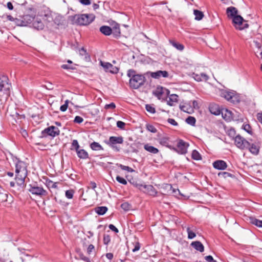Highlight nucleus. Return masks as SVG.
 Segmentation results:
<instances>
[{
  "mask_svg": "<svg viewBox=\"0 0 262 262\" xmlns=\"http://www.w3.org/2000/svg\"><path fill=\"white\" fill-rule=\"evenodd\" d=\"M54 21L55 24L59 25L63 23V19L62 16L60 15H56L54 17H53Z\"/></svg>",
  "mask_w": 262,
  "mask_h": 262,
  "instance_id": "40",
  "label": "nucleus"
},
{
  "mask_svg": "<svg viewBox=\"0 0 262 262\" xmlns=\"http://www.w3.org/2000/svg\"><path fill=\"white\" fill-rule=\"evenodd\" d=\"M247 149L252 154L254 155H258L259 151V146L258 144L256 143H250L249 142V145Z\"/></svg>",
  "mask_w": 262,
  "mask_h": 262,
  "instance_id": "17",
  "label": "nucleus"
},
{
  "mask_svg": "<svg viewBox=\"0 0 262 262\" xmlns=\"http://www.w3.org/2000/svg\"><path fill=\"white\" fill-rule=\"evenodd\" d=\"M209 111L211 114L215 115H219L221 113L219 106L216 104L210 105L209 106Z\"/></svg>",
  "mask_w": 262,
  "mask_h": 262,
  "instance_id": "23",
  "label": "nucleus"
},
{
  "mask_svg": "<svg viewBox=\"0 0 262 262\" xmlns=\"http://www.w3.org/2000/svg\"><path fill=\"white\" fill-rule=\"evenodd\" d=\"M193 14L195 16V19L197 20H201L204 17L203 13L198 10H194Z\"/></svg>",
  "mask_w": 262,
  "mask_h": 262,
  "instance_id": "35",
  "label": "nucleus"
},
{
  "mask_svg": "<svg viewBox=\"0 0 262 262\" xmlns=\"http://www.w3.org/2000/svg\"><path fill=\"white\" fill-rule=\"evenodd\" d=\"M60 130L58 127L53 125L50 126V136L54 137L59 135Z\"/></svg>",
  "mask_w": 262,
  "mask_h": 262,
  "instance_id": "32",
  "label": "nucleus"
},
{
  "mask_svg": "<svg viewBox=\"0 0 262 262\" xmlns=\"http://www.w3.org/2000/svg\"><path fill=\"white\" fill-rule=\"evenodd\" d=\"M79 2L83 5H89L91 2L90 0H79Z\"/></svg>",
  "mask_w": 262,
  "mask_h": 262,
  "instance_id": "61",
  "label": "nucleus"
},
{
  "mask_svg": "<svg viewBox=\"0 0 262 262\" xmlns=\"http://www.w3.org/2000/svg\"><path fill=\"white\" fill-rule=\"evenodd\" d=\"M144 148L148 151L153 154H156L159 152V150L158 148L149 145V144H146L144 146Z\"/></svg>",
  "mask_w": 262,
  "mask_h": 262,
  "instance_id": "25",
  "label": "nucleus"
},
{
  "mask_svg": "<svg viewBox=\"0 0 262 262\" xmlns=\"http://www.w3.org/2000/svg\"><path fill=\"white\" fill-rule=\"evenodd\" d=\"M191 246L197 251L202 252L204 250V247L201 242L199 241L193 242L191 244Z\"/></svg>",
  "mask_w": 262,
  "mask_h": 262,
  "instance_id": "22",
  "label": "nucleus"
},
{
  "mask_svg": "<svg viewBox=\"0 0 262 262\" xmlns=\"http://www.w3.org/2000/svg\"><path fill=\"white\" fill-rule=\"evenodd\" d=\"M8 193L5 190L1 193H0V201L2 202L7 201Z\"/></svg>",
  "mask_w": 262,
  "mask_h": 262,
  "instance_id": "39",
  "label": "nucleus"
},
{
  "mask_svg": "<svg viewBox=\"0 0 262 262\" xmlns=\"http://www.w3.org/2000/svg\"><path fill=\"white\" fill-rule=\"evenodd\" d=\"M100 63L106 72L117 74L119 72V69L110 62L100 61Z\"/></svg>",
  "mask_w": 262,
  "mask_h": 262,
  "instance_id": "10",
  "label": "nucleus"
},
{
  "mask_svg": "<svg viewBox=\"0 0 262 262\" xmlns=\"http://www.w3.org/2000/svg\"><path fill=\"white\" fill-rule=\"evenodd\" d=\"M36 145L38 146L37 148L39 150H44L48 149V143L43 144L42 142L36 143Z\"/></svg>",
  "mask_w": 262,
  "mask_h": 262,
  "instance_id": "37",
  "label": "nucleus"
},
{
  "mask_svg": "<svg viewBox=\"0 0 262 262\" xmlns=\"http://www.w3.org/2000/svg\"><path fill=\"white\" fill-rule=\"evenodd\" d=\"M146 127V129L151 133H156L157 132V129L156 127L151 124H147Z\"/></svg>",
  "mask_w": 262,
  "mask_h": 262,
  "instance_id": "44",
  "label": "nucleus"
},
{
  "mask_svg": "<svg viewBox=\"0 0 262 262\" xmlns=\"http://www.w3.org/2000/svg\"><path fill=\"white\" fill-rule=\"evenodd\" d=\"M187 232L188 233V238L189 239H193L196 236L195 233L190 230L189 227L187 228Z\"/></svg>",
  "mask_w": 262,
  "mask_h": 262,
  "instance_id": "42",
  "label": "nucleus"
},
{
  "mask_svg": "<svg viewBox=\"0 0 262 262\" xmlns=\"http://www.w3.org/2000/svg\"><path fill=\"white\" fill-rule=\"evenodd\" d=\"M116 107V105L114 102H112L110 104H106L105 106V108L106 109H114Z\"/></svg>",
  "mask_w": 262,
  "mask_h": 262,
  "instance_id": "56",
  "label": "nucleus"
},
{
  "mask_svg": "<svg viewBox=\"0 0 262 262\" xmlns=\"http://www.w3.org/2000/svg\"><path fill=\"white\" fill-rule=\"evenodd\" d=\"M76 152L78 157L80 159H85L89 157L88 153L84 149H79L78 150H76Z\"/></svg>",
  "mask_w": 262,
  "mask_h": 262,
  "instance_id": "29",
  "label": "nucleus"
},
{
  "mask_svg": "<svg viewBox=\"0 0 262 262\" xmlns=\"http://www.w3.org/2000/svg\"><path fill=\"white\" fill-rule=\"evenodd\" d=\"M243 128L249 134H252V132L250 125L248 124H243Z\"/></svg>",
  "mask_w": 262,
  "mask_h": 262,
  "instance_id": "48",
  "label": "nucleus"
},
{
  "mask_svg": "<svg viewBox=\"0 0 262 262\" xmlns=\"http://www.w3.org/2000/svg\"><path fill=\"white\" fill-rule=\"evenodd\" d=\"M140 247H141L140 244L138 242H136L135 247L132 250L133 252H135L139 250Z\"/></svg>",
  "mask_w": 262,
  "mask_h": 262,
  "instance_id": "57",
  "label": "nucleus"
},
{
  "mask_svg": "<svg viewBox=\"0 0 262 262\" xmlns=\"http://www.w3.org/2000/svg\"><path fill=\"white\" fill-rule=\"evenodd\" d=\"M103 243L104 245H107L111 241V237L109 235L104 234L103 235Z\"/></svg>",
  "mask_w": 262,
  "mask_h": 262,
  "instance_id": "49",
  "label": "nucleus"
},
{
  "mask_svg": "<svg viewBox=\"0 0 262 262\" xmlns=\"http://www.w3.org/2000/svg\"><path fill=\"white\" fill-rule=\"evenodd\" d=\"M186 122L187 124L194 126L195 124L196 120L194 117L189 116L186 118Z\"/></svg>",
  "mask_w": 262,
  "mask_h": 262,
  "instance_id": "38",
  "label": "nucleus"
},
{
  "mask_svg": "<svg viewBox=\"0 0 262 262\" xmlns=\"http://www.w3.org/2000/svg\"><path fill=\"white\" fill-rule=\"evenodd\" d=\"M80 258L84 260V261L85 262H91L90 260V259L89 258L87 257L86 256H84V255L83 254H81L80 255Z\"/></svg>",
  "mask_w": 262,
  "mask_h": 262,
  "instance_id": "64",
  "label": "nucleus"
},
{
  "mask_svg": "<svg viewBox=\"0 0 262 262\" xmlns=\"http://www.w3.org/2000/svg\"><path fill=\"white\" fill-rule=\"evenodd\" d=\"M95 16L92 14H78L68 17V20L72 25L83 26H88L95 19Z\"/></svg>",
  "mask_w": 262,
  "mask_h": 262,
  "instance_id": "1",
  "label": "nucleus"
},
{
  "mask_svg": "<svg viewBox=\"0 0 262 262\" xmlns=\"http://www.w3.org/2000/svg\"><path fill=\"white\" fill-rule=\"evenodd\" d=\"M11 116L15 120V122L17 123H20L22 120L25 119V116L24 114H19L17 112H16L15 114L12 115Z\"/></svg>",
  "mask_w": 262,
  "mask_h": 262,
  "instance_id": "27",
  "label": "nucleus"
},
{
  "mask_svg": "<svg viewBox=\"0 0 262 262\" xmlns=\"http://www.w3.org/2000/svg\"><path fill=\"white\" fill-rule=\"evenodd\" d=\"M180 108L181 111L188 114L191 113L193 111L192 107L187 103H185L184 105H180Z\"/></svg>",
  "mask_w": 262,
  "mask_h": 262,
  "instance_id": "28",
  "label": "nucleus"
},
{
  "mask_svg": "<svg viewBox=\"0 0 262 262\" xmlns=\"http://www.w3.org/2000/svg\"><path fill=\"white\" fill-rule=\"evenodd\" d=\"M109 228L112 230L114 231L116 233H118V229L113 224H110L108 226Z\"/></svg>",
  "mask_w": 262,
  "mask_h": 262,
  "instance_id": "60",
  "label": "nucleus"
},
{
  "mask_svg": "<svg viewBox=\"0 0 262 262\" xmlns=\"http://www.w3.org/2000/svg\"><path fill=\"white\" fill-rule=\"evenodd\" d=\"M72 146L75 147L76 151L79 149V145L77 140H74L72 143Z\"/></svg>",
  "mask_w": 262,
  "mask_h": 262,
  "instance_id": "55",
  "label": "nucleus"
},
{
  "mask_svg": "<svg viewBox=\"0 0 262 262\" xmlns=\"http://www.w3.org/2000/svg\"><path fill=\"white\" fill-rule=\"evenodd\" d=\"M90 147L93 150H101L103 149L102 146L96 142L92 143L90 145Z\"/></svg>",
  "mask_w": 262,
  "mask_h": 262,
  "instance_id": "34",
  "label": "nucleus"
},
{
  "mask_svg": "<svg viewBox=\"0 0 262 262\" xmlns=\"http://www.w3.org/2000/svg\"><path fill=\"white\" fill-rule=\"evenodd\" d=\"M8 80L7 76L0 75V97L6 96L7 98L10 95L11 84Z\"/></svg>",
  "mask_w": 262,
  "mask_h": 262,
  "instance_id": "3",
  "label": "nucleus"
},
{
  "mask_svg": "<svg viewBox=\"0 0 262 262\" xmlns=\"http://www.w3.org/2000/svg\"><path fill=\"white\" fill-rule=\"evenodd\" d=\"M15 173L16 175L27 174V166L25 162L18 161L15 164Z\"/></svg>",
  "mask_w": 262,
  "mask_h": 262,
  "instance_id": "9",
  "label": "nucleus"
},
{
  "mask_svg": "<svg viewBox=\"0 0 262 262\" xmlns=\"http://www.w3.org/2000/svg\"><path fill=\"white\" fill-rule=\"evenodd\" d=\"M28 190L33 194L39 196L46 195L48 194L47 191L42 187L38 186L35 184H30Z\"/></svg>",
  "mask_w": 262,
  "mask_h": 262,
  "instance_id": "7",
  "label": "nucleus"
},
{
  "mask_svg": "<svg viewBox=\"0 0 262 262\" xmlns=\"http://www.w3.org/2000/svg\"><path fill=\"white\" fill-rule=\"evenodd\" d=\"M100 31L105 35H110L112 33V29L109 26H102L100 28Z\"/></svg>",
  "mask_w": 262,
  "mask_h": 262,
  "instance_id": "24",
  "label": "nucleus"
},
{
  "mask_svg": "<svg viewBox=\"0 0 262 262\" xmlns=\"http://www.w3.org/2000/svg\"><path fill=\"white\" fill-rule=\"evenodd\" d=\"M205 259L208 262H216L215 260H214L213 257L211 255L206 256L205 257Z\"/></svg>",
  "mask_w": 262,
  "mask_h": 262,
  "instance_id": "58",
  "label": "nucleus"
},
{
  "mask_svg": "<svg viewBox=\"0 0 262 262\" xmlns=\"http://www.w3.org/2000/svg\"><path fill=\"white\" fill-rule=\"evenodd\" d=\"M127 75L130 78L129 83L130 88L137 89L143 85L146 78L144 75L137 74V72L133 69L127 71Z\"/></svg>",
  "mask_w": 262,
  "mask_h": 262,
  "instance_id": "2",
  "label": "nucleus"
},
{
  "mask_svg": "<svg viewBox=\"0 0 262 262\" xmlns=\"http://www.w3.org/2000/svg\"><path fill=\"white\" fill-rule=\"evenodd\" d=\"M107 210V208L105 206L97 207L95 208V211L100 215L104 214Z\"/></svg>",
  "mask_w": 262,
  "mask_h": 262,
  "instance_id": "31",
  "label": "nucleus"
},
{
  "mask_svg": "<svg viewBox=\"0 0 262 262\" xmlns=\"http://www.w3.org/2000/svg\"><path fill=\"white\" fill-rule=\"evenodd\" d=\"M226 13L228 17L232 18L238 15V11L235 7L231 6L227 8Z\"/></svg>",
  "mask_w": 262,
  "mask_h": 262,
  "instance_id": "19",
  "label": "nucleus"
},
{
  "mask_svg": "<svg viewBox=\"0 0 262 262\" xmlns=\"http://www.w3.org/2000/svg\"><path fill=\"white\" fill-rule=\"evenodd\" d=\"M112 29V34L115 37H118L120 36V29L119 27V25L118 24H116L115 26Z\"/></svg>",
  "mask_w": 262,
  "mask_h": 262,
  "instance_id": "33",
  "label": "nucleus"
},
{
  "mask_svg": "<svg viewBox=\"0 0 262 262\" xmlns=\"http://www.w3.org/2000/svg\"><path fill=\"white\" fill-rule=\"evenodd\" d=\"M33 20V17L30 15H26L21 17L19 18H15V23L17 25L20 26H25L28 23L31 22Z\"/></svg>",
  "mask_w": 262,
  "mask_h": 262,
  "instance_id": "13",
  "label": "nucleus"
},
{
  "mask_svg": "<svg viewBox=\"0 0 262 262\" xmlns=\"http://www.w3.org/2000/svg\"><path fill=\"white\" fill-rule=\"evenodd\" d=\"M189 144L183 140H179L177 145L176 150L180 154H185L187 151Z\"/></svg>",
  "mask_w": 262,
  "mask_h": 262,
  "instance_id": "12",
  "label": "nucleus"
},
{
  "mask_svg": "<svg viewBox=\"0 0 262 262\" xmlns=\"http://www.w3.org/2000/svg\"><path fill=\"white\" fill-rule=\"evenodd\" d=\"M192 77L197 81H207L209 79V76L204 73L197 74L193 73Z\"/></svg>",
  "mask_w": 262,
  "mask_h": 262,
  "instance_id": "18",
  "label": "nucleus"
},
{
  "mask_svg": "<svg viewBox=\"0 0 262 262\" xmlns=\"http://www.w3.org/2000/svg\"><path fill=\"white\" fill-rule=\"evenodd\" d=\"M213 166L216 169L224 170L227 168V165L223 160H217L213 163Z\"/></svg>",
  "mask_w": 262,
  "mask_h": 262,
  "instance_id": "16",
  "label": "nucleus"
},
{
  "mask_svg": "<svg viewBox=\"0 0 262 262\" xmlns=\"http://www.w3.org/2000/svg\"><path fill=\"white\" fill-rule=\"evenodd\" d=\"M83 121V119L79 116H77L75 117L74 122L76 123L80 124Z\"/></svg>",
  "mask_w": 262,
  "mask_h": 262,
  "instance_id": "52",
  "label": "nucleus"
},
{
  "mask_svg": "<svg viewBox=\"0 0 262 262\" xmlns=\"http://www.w3.org/2000/svg\"><path fill=\"white\" fill-rule=\"evenodd\" d=\"M94 248V246L92 244H90L87 248V253L90 254Z\"/></svg>",
  "mask_w": 262,
  "mask_h": 262,
  "instance_id": "62",
  "label": "nucleus"
},
{
  "mask_svg": "<svg viewBox=\"0 0 262 262\" xmlns=\"http://www.w3.org/2000/svg\"><path fill=\"white\" fill-rule=\"evenodd\" d=\"M123 142V138L122 137L111 136L110 137L108 141L106 142V144L113 149L118 151L119 150V148L116 146V144H122Z\"/></svg>",
  "mask_w": 262,
  "mask_h": 262,
  "instance_id": "6",
  "label": "nucleus"
},
{
  "mask_svg": "<svg viewBox=\"0 0 262 262\" xmlns=\"http://www.w3.org/2000/svg\"><path fill=\"white\" fill-rule=\"evenodd\" d=\"M132 183V184H133L134 186H135L136 187L138 188V189H139L140 190H143L142 187H143V185H142V184H138L137 182H133V183Z\"/></svg>",
  "mask_w": 262,
  "mask_h": 262,
  "instance_id": "63",
  "label": "nucleus"
},
{
  "mask_svg": "<svg viewBox=\"0 0 262 262\" xmlns=\"http://www.w3.org/2000/svg\"><path fill=\"white\" fill-rule=\"evenodd\" d=\"M178 101V96L176 94H171L167 99V103L170 106H173Z\"/></svg>",
  "mask_w": 262,
  "mask_h": 262,
  "instance_id": "21",
  "label": "nucleus"
},
{
  "mask_svg": "<svg viewBox=\"0 0 262 262\" xmlns=\"http://www.w3.org/2000/svg\"><path fill=\"white\" fill-rule=\"evenodd\" d=\"M68 100H66L64 104L62 105L60 107V110L62 112H64L67 110L68 106Z\"/></svg>",
  "mask_w": 262,
  "mask_h": 262,
  "instance_id": "53",
  "label": "nucleus"
},
{
  "mask_svg": "<svg viewBox=\"0 0 262 262\" xmlns=\"http://www.w3.org/2000/svg\"><path fill=\"white\" fill-rule=\"evenodd\" d=\"M121 207L125 211H128L130 208V205L127 202L123 203L121 204Z\"/></svg>",
  "mask_w": 262,
  "mask_h": 262,
  "instance_id": "51",
  "label": "nucleus"
},
{
  "mask_svg": "<svg viewBox=\"0 0 262 262\" xmlns=\"http://www.w3.org/2000/svg\"><path fill=\"white\" fill-rule=\"evenodd\" d=\"M169 43L173 47L176 48L177 50L179 51H183L184 49V47L182 44H181L178 42L173 40L170 39L169 40Z\"/></svg>",
  "mask_w": 262,
  "mask_h": 262,
  "instance_id": "30",
  "label": "nucleus"
},
{
  "mask_svg": "<svg viewBox=\"0 0 262 262\" xmlns=\"http://www.w3.org/2000/svg\"><path fill=\"white\" fill-rule=\"evenodd\" d=\"M117 165L118 166V167H119L122 170H126L128 172H132L133 171V169L129 167V166H125V165H122V164H117Z\"/></svg>",
  "mask_w": 262,
  "mask_h": 262,
  "instance_id": "47",
  "label": "nucleus"
},
{
  "mask_svg": "<svg viewBox=\"0 0 262 262\" xmlns=\"http://www.w3.org/2000/svg\"><path fill=\"white\" fill-rule=\"evenodd\" d=\"M234 143L237 147L242 150L248 148L249 145V142L239 135L234 138Z\"/></svg>",
  "mask_w": 262,
  "mask_h": 262,
  "instance_id": "5",
  "label": "nucleus"
},
{
  "mask_svg": "<svg viewBox=\"0 0 262 262\" xmlns=\"http://www.w3.org/2000/svg\"><path fill=\"white\" fill-rule=\"evenodd\" d=\"M167 121L169 123H170V124H171L173 126H177L178 125V123L173 119L169 118L167 120Z\"/></svg>",
  "mask_w": 262,
  "mask_h": 262,
  "instance_id": "59",
  "label": "nucleus"
},
{
  "mask_svg": "<svg viewBox=\"0 0 262 262\" xmlns=\"http://www.w3.org/2000/svg\"><path fill=\"white\" fill-rule=\"evenodd\" d=\"M243 18L238 15L232 18L233 24L236 29L242 30L248 27V24H243Z\"/></svg>",
  "mask_w": 262,
  "mask_h": 262,
  "instance_id": "8",
  "label": "nucleus"
},
{
  "mask_svg": "<svg viewBox=\"0 0 262 262\" xmlns=\"http://www.w3.org/2000/svg\"><path fill=\"white\" fill-rule=\"evenodd\" d=\"M49 136V127L46 128L43 130L41 132L40 138H43L47 137Z\"/></svg>",
  "mask_w": 262,
  "mask_h": 262,
  "instance_id": "46",
  "label": "nucleus"
},
{
  "mask_svg": "<svg viewBox=\"0 0 262 262\" xmlns=\"http://www.w3.org/2000/svg\"><path fill=\"white\" fill-rule=\"evenodd\" d=\"M141 191L150 195L155 196L157 193L155 188L151 185H143Z\"/></svg>",
  "mask_w": 262,
  "mask_h": 262,
  "instance_id": "14",
  "label": "nucleus"
},
{
  "mask_svg": "<svg viewBox=\"0 0 262 262\" xmlns=\"http://www.w3.org/2000/svg\"><path fill=\"white\" fill-rule=\"evenodd\" d=\"M250 223L258 227L262 228V221L258 220L254 217H250L249 219Z\"/></svg>",
  "mask_w": 262,
  "mask_h": 262,
  "instance_id": "26",
  "label": "nucleus"
},
{
  "mask_svg": "<svg viewBox=\"0 0 262 262\" xmlns=\"http://www.w3.org/2000/svg\"><path fill=\"white\" fill-rule=\"evenodd\" d=\"M74 190L73 189H69L66 191V196L69 199H71L73 197Z\"/></svg>",
  "mask_w": 262,
  "mask_h": 262,
  "instance_id": "45",
  "label": "nucleus"
},
{
  "mask_svg": "<svg viewBox=\"0 0 262 262\" xmlns=\"http://www.w3.org/2000/svg\"><path fill=\"white\" fill-rule=\"evenodd\" d=\"M145 108L148 112L151 114H154L156 112L155 108L150 104H146Z\"/></svg>",
  "mask_w": 262,
  "mask_h": 262,
  "instance_id": "43",
  "label": "nucleus"
},
{
  "mask_svg": "<svg viewBox=\"0 0 262 262\" xmlns=\"http://www.w3.org/2000/svg\"><path fill=\"white\" fill-rule=\"evenodd\" d=\"M168 73L166 71H157L155 72H151L150 76L151 77L156 79H159L161 77L166 78L168 77Z\"/></svg>",
  "mask_w": 262,
  "mask_h": 262,
  "instance_id": "15",
  "label": "nucleus"
},
{
  "mask_svg": "<svg viewBox=\"0 0 262 262\" xmlns=\"http://www.w3.org/2000/svg\"><path fill=\"white\" fill-rule=\"evenodd\" d=\"M125 123L121 121H118L117 122V126L121 129H124Z\"/></svg>",
  "mask_w": 262,
  "mask_h": 262,
  "instance_id": "54",
  "label": "nucleus"
},
{
  "mask_svg": "<svg viewBox=\"0 0 262 262\" xmlns=\"http://www.w3.org/2000/svg\"><path fill=\"white\" fill-rule=\"evenodd\" d=\"M218 176L220 178H226L227 177H232L233 175L228 172H220L218 173Z\"/></svg>",
  "mask_w": 262,
  "mask_h": 262,
  "instance_id": "41",
  "label": "nucleus"
},
{
  "mask_svg": "<svg viewBox=\"0 0 262 262\" xmlns=\"http://www.w3.org/2000/svg\"><path fill=\"white\" fill-rule=\"evenodd\" d=\"M165 92H169V91L165 88H163V87L158 86L156 90L153 92V94L155 96H156L159 99H160V97L162 96V95L164 94Z\"/></svg>",
  "mask_w": 262,
  "mask_h": 262,
  "instance_id": "20",
  "label": "nucleus"
},
{
  "mask_svg": "<svg viewBox=\"0 0 262 262\" xmlns=\"http://www.w3.org/2000/svg\"><path fill=\"white\" fill-rule=\"evenodd\" d=\"M116 180L120 183L122 184H123V185H126L127 184V181L126 180L124 179L123 178L119 176H117L116 177Z\"/></svg>",
  "mask_w": 262,
  "mask_h": 262,
  "instance_id": "50",
  "label": "nucleus"
},
{
  "mask_svg": "<svg viewBox=\"0 0 262 262\" xmlns=\"http://www.w3.org/2000/svg\"><path fill=\"white\" fill-rule=\"evenodd\" d=\"M191 157L193 160H201L202 159V156L201 154L196 150H193L192 152Z\"/></svg>",
  "mask_w": 262,
  "mask_h": 262,
  "instance_id": "36",
  "label": "nucleus"
},
{
  "mask_svg": "<svg viewBox=\"0 0 262 262\" xmlns=\"http://www.w3.org/2000/svg\"><path fill=\"white\" fill-rule=\"evenodd\" d=\"M221 96L233 103H237L239 102V96L234 91H224L221 93Z\"/></svg>",
  "mask_w": 262,
  "mask_h": 262,
  "instance_id": "4",
  "label": "nucleus"
},
{
  "mask_svg": "<svg viewBox=\"0 0 262 262\" xmlns=\"http://www.w3.org/2000/svg\"><path fill=\"white\" fill-rule=\"evenodd\" d=\"M27 174H24V176H22L21 174H16L15 180L17 186V190L19 192H21L24 190V188L25 186V180L27 177Z\"/></svg>",
  "mask_w": 262,
  "mask_h": 262,
  "instance_id": "11",
  "label": "nucleus"
}]
</instances>
